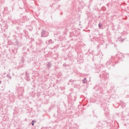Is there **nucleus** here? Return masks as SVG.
I'll list each match as a JSON object with an SVG mask.
<instances>
[{
  "instance_id": "f257e3e1",
  "label": "nucleus",
  "mask_w": 129,
  "mask_h": 129,
  "mask_svg": "<svg viewBox=\"0 0 129 129\" xmlns=\"http://www.w3.org/2000/svg\"><path fill=\"white\" fill-rule=\"evenodd\" d=\"M32 125H34V123H32Z\"/></svg>"
}]
</instances>
